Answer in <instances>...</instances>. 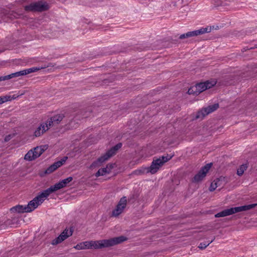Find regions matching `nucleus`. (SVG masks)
Returning <instances> with one entry per match:
<instances>
[{
	"instance_id": "1",
	"label": "nucleus",
	"mask_w": 257,
	"mask_h": 257,
	"mask_svg": "<svg viewBox=\"0 0 257 257\" xmlns=\"http://www.w3.org/2000/svg\"><path fill=\"white\" fill-rule=\"evenodd\" d=\"M126 239V238L124 236H120L108 239L86 241L77 244L74 246V248L77 250L99 249L112 246L121 243Z\"/></svg>"
},
{
	"instance_id": "2",
	"label": "nucleus",
	"mask_w": 257,
	"mask_h": 257,
	"mask_svg": "<svg viewBox=\"0 0 257 257\" xmlns=\"http://www.w3.org/2000/svg\"><path fill=\"white\" fill-rule=\"evenodd\" d=\"M122 146L121 143H119L112 147L104 155L99 158L96 161L92 163L90 166V169H93L100 167L104 162L107 161L109 158L113 156L116 151Z\"/></svg>"
},
{
	"instance_id": "3",
	"label": "nucleus",
	"mask_w": 257,
	"mask_h": 257,
	"mask_svg": "<svg viewBox=\"0 0 257 257\" xmlns=\"http://www.w3.org/2000/svg\"><path fill=\"white\" fill-rule=\"evenodd\" d=\"M49 196V195L46 192V190L43 191L38 196L35 197L32 200L29 202L28 204L26 206L27 212H31L39 205H40Z\"/></svg>"
},
{
	"instance_id": "4",
	"label": "nucleus",
	"mask_w": 257,
	"mask_h": 257,
	"mask_svg": "<svg viewBox=\"0 0 257 257\" xmlns=\"http://www.w3.org/2000/svg\"><path fill=\"white\" fill-rule=\"evenodd\" d=\"M216 84V81L215 79H211L204 82H201L189 88L188 92L189 94L194 93L197 94L207 89L211 88Z\"/></svg>"
},
{
	"instance_id": "5",
	"label": "nucleus",
	"mask_w": 257,
	"mask_h": 257,
	"mask_svg": "<svg viewBox=\"0 0 257 257\" xmlns=\"http://www.w3.org/2000/svg\"><path fill=\"white\" fill-rule=\"evenodd\" d=\"M256 205V204H252L247 205H244L239 207H232L229 209H225L215 215V217H222L227 216L235 213L250 210L254 208Z\"/></svg>"
},
{
	"instance_id": "6",
	"label": "nucleus",
	"mask_w": 257,
	"mask_h": 257,
	"mask_svg": "<svg viewBox=\"0 0 257 257\" xmlns=\"http://www.w3.org/2000/svg\"><path fill=\"white\" fill-rule=\"evenodd\" d=\"M172 158V156H162L158 159L154 160L149 168L150 173L155 174L164 165Z\"/></svg>"
},
{
	"instance_id": "7",
	"label": "nucleus",
	"mask_w": 257,
	"mask_h": 257,
	"mask_svg": "<svg viewBox=\"0 0 257 257\" xmlns=\"http://www.w3.org/2000/svg\"><path fill=\"white\" fill-rule=\"evenodd\" d=\"M46 145H43L35 147L30 150L25 156V160L28 161H33L41 156L43 153L47 149Z\"/></svg>"
},
{
	"instance_id": "8",
	"label": "nucleus",
	"mask_w": 257,
	"mask_h": 257,
	"mask_svg": "<svg viewBox=\"0 0 257 257\" xmlns=\"http://www.w3.org/2000/svg\"><path fill=\"white\" fill-rule=\"evenodd\" d=\"M49 8L48 4L42 1L32 3L24 7L25 11L28 12H43Z\"/></svg>"
},
{
	"instance_id": "9",
	"label": "nucleus",
	"mask_w": 257,
	"mask_h": 257,
	"mask_svg": "<svg viewBox=\"0 0 257 257\" xmlns=\"http://www.w3.org/2000/svg\"><path fill=\"white\" fill-rule=\"evenodd\" d=\"M73 178L72 177H69L66 179H64L60 181H59L58 183L55 184L53 186H51L50 188L45 190L46 192L49 195L50 194L53 192L57 191L59 189L64 188L67 186V185L70 183Z\"/></svg>"
},
{
	"instance_id": "10",
	"label": "nucleus",
	"mask_w": 257,
	"mask_h": 257,
	"mask_svg": "<svg viewBox=\"0 0 257 257\" xmlns=\"http://www.w3.org/2000/svg\"><path fill=\"white\" fill-rule=\"evenodd\" d=\"M73 178L72 177H69L66 179H64L60 181H59L58 183L55 184L53 186H51L50 188L45 190L46 192L49 195L50 194L53 192L57 191L59 189L64 188L67 186V185L70 183Z\"/></svg>"
},
{
	"instance_id": "11",
	"label": "nucleus",
	"mask_w": 257,
	"mask_h": 257,
	"mask_svg": "<svg viewBox=\"0 0 257 257\" xmlns=\"http://www.w3.org/2000/svg\"><path fill=\"white\" fill-rule=\"evenodd\" d=\"M127 204L126 197H122L119 201L115 208L112 211V215L113 216H118L122 213Z\"/></svg>"
},
{
	"instance_id": "12",
	"label": "nucleus",
	"mask_w": 257,
	"mask_h": 257,
	"mask_svg": "<svg viewBox=\"0 0 257 257\" xmlns=\"http://www.w3.org/2000/svg\"><path fill=\"white\" fill-rule=\"evenodd\" d=\"M212 164H208L202 167L199 172L194 176L193 182H199L201 181L206 176L211 167Z\"/></svg>"
},
{
	"instance_id": "13",
	"label": "nucleus",
	"mask_w": 257,
	"mask_h": 257,
	"mask_svg": "<svg viewBox=\"0 0 257 257\" xmlns=\"http://www.w3.org/2000/svg\"><path fill=\"white\" fill-rule=\"evenodd\" d=\"M218 108V104H214L212 105L208 106L207 107L203 108L198 112L196 118L202 119L204 116L213 112Z\"/></svg>"
},
{
	"instance_id": "14",
	"label": "nucleus",
	"mask_w": 257,
	"mask_h": 257,
	"mask_svg": "<svg viewBox=\"0 0 257 257\" xmlns=\"http://www.w3.org/2000/svg\"><path fill=\"white\" fill-rule=\"evenodd\" d=\"M72 234V231L71 229H66L60 234L59 236L52 241L51 244L52 245L58 244L67 239L68 237L71 236Z\"/></svg>"
},
{
	"instance_id": "15",
	"label": "nucleus",
	"mask_w": 257,
	"mask_h": 257,
	"mask_svg": "<svg viewBox=\"0 0 257 257\" xmlns=\"http://www.w3.org/2000/svg\"><path fill=\"white\" fill-rule=\"evenodd\" d=\"M211 30L212 29L211 27L207 26L206 27H202L198 30L188 32L190 36V38H191L202 35L206 33H210L211 31Z\"/></svg>"
},
{
	"instance_id": "16",
	"label": "nucleus",
	"mask_w": 257,
	"mask_h": 257,
	"mask_svg": "<svg viewBox=\"0 0 257 257\" xmlns=\"http://www.w3.org/2000/svg\"><path fill=\"white\" fill-rule=\"evenodd\" d=\"M50 122L48 121L42 122L41 124L35 130L34 134V136L36 137H39L46 132L50 127Z\"/></svg>"
},
{
	"instance_id": "17",
	"label": "nucleus",
	"mask_w": 257,
	"mask_h": 257,
	"mask_svg": "<svg viewBox=\"0 0 257 257\" xmlns=\"http://www.w3.org/2000/svg\"><path fill=\"white\" fill-rule=\"evenodd\" d=\"M67 157H64L61 160L55 162L50 166L46 170V173H51L56 170L57 168L61 167L67 160Z\"/></svg>"
},
{
	"instance_id": "18",
	"label": "nucleus",
	"mask_w": 257,
	"mask_h": 257,
	"mask_svg": "<svg viewBox=\"0 0 257 257\" xmlns=\"http://www.w3.org/2000/svg\"><path fill=\"white\" fill-rule=\"evenodd\" d=\"M67 157H64L61 160L55 162L50 166L46 170V173H51L56 170L57 168L61 167L67 160Z\"/></svg>"
},
{
	"instance_id": "19",
	"label": "nucleus",
	"mask_w": 257,
	"mask_h": 257,
	"mask_svg": "<svg viewBox=\"0 0 257 257\" xmlns=\"http://www.w3.org/2000/svg\"><path fill=\"white\" fill-rule=\"evenodd\" d=\"M114 165V164H107L105 167L99 169L96 173L95 176L96 177H98L109 174L111 172V169L113 168Z\"/></svg>"
},
{
	"instance_id": "20",
	"label": "nucleus",
	"mask_w": 257,
	"mask_h": 257,
	"mask_svg": "<svg viewBox=\"0 0 257 257\" xmlns=\"http://www.w3.org/2000/svg\"><path fill=\"white\" fill-rule=\"evenodd\" d=\"M63 118V116L61 114H58L54 116L47 120L50 122V126L52 125L54 123H58Z\"/></svg>"
},
{
	"instance_id": "21",
	"label": "nucleus",
	"mask_w": 257,
	"mask_h": 257,
	"mask_svg": "<svg viewBox=\"0 0 257 257\" xmlns=\"http://www.w3.org/2000/svg\"><path fill=\"white\" fill-rule=\"evenodd\" d=\"M26 206H23V205H17L16 206L11 209V210L12 212H17L18 213H24V212H27L26 209Z\"/></svg>"
},
{
	"instance_id": "22",
	"label": "nucleus",
	"mask_w": 257,
	"mask_h": 257,
	"mask_svg": "<svg viewBox=\"0 0 257 257\" xmlns=\"http://www.w3.org/2000/svg\"><path fill=\"white\" fill-rule=\"evenodd\" d=\"M220 185L221 181L220 180V179H216L211 183L209 190L210 191H213Z\"/></svg>"
},
{
	"instance_id": "23",
	"label": "nucleus",
	"mask_w": 257,
	"mask_h": 257,
	"mask_svg": "<svg viewBox=\"0 0 257 257\" xmlns=\"http://www.w3.org/2000/svg\"><path fill=\"white\" fill-rule=\"evenodd\" d=\"M135 173L138 175L150 173L149 168L143 167L135 171Z\"/></svg>"
},
{
	"instance_id": "24",
	"label": "nucleus",
	"mask_w": 257,
	"mask_h": 257,
	"mask_svg": "<svg viewBox=\"0 0 257 257\" xmlns=\"http://www.w3.org/2000/svg\"><path fill=\"white\" fill-rule=\"evenodd\" d=\"M178 39L181 40L183 42H187L190 39V38L188 32H187L179 35Z\"/></svg>"
},
{
	"instance_id": "25",
	"label": "nucleus",
	"mask_w": 257,
	"mask_h": 257,
	"mask_svg": "<svg viewBox=\"0 0 257 257\" xmlns=\"http://www.w3.org/2000/svg\"><path fill=\"white\" fill-rule=\"evenodd\" d=\"M16 77H17L16 72L10 74L8 75L1 76L2 81L9 80Z\"/></svg>"
},
{
	"instance_id": "26",
	"label": "nucleus",
	"mask_w": 257,
	"mask_h": 257,
	"mask_svg": "<svg viewBox=\"0 0 257 257\" xmlns=\"http://www.w3.org/2000/svg\"><path fill=\"white\" fill-rule=\"evenodd\" d=\"M247 168L246 164H243L241 165L237 170V174L239 176H241L244 172L246 170Z\"/></svg>"
},
{
	"instance_id": "27",
	"label": "nucleus",
	"mask_w": 257,
	"mask_h": 257,
	"mask_svg": "<svg viewBox=\"0 0 257 257\" xmlns=\"http://www.w3.org/2000/svg\"><path fill=\"white\" fill-rule=\"evenodd\" d=\"M45 68V67H32V68H30L29 69H26V71L27 72V74H30L31 73H33V72L38 71H39L41 69H44Z\"/></svg>"
},
{
	"instance_id": "28",
	"label": "nucleus",
	"mask_w": 257,
	"mask_h": 257,
	"mask_svg": "<svg viewBox=\"0 0 257 257\" xmlns=\"http://www.w3.org/2000/svg\"><path fill=\"white\" fill-rule=\"evenodd\" d=\"M12 100L11 96H3L0 97V104H2L6 102L10 101Z\"/></svg>"
},
{
	"instance_id": "29",
	"label": "nucleus",
	"mask_w": 257,
	"mask_h": 257,
	"mask_svg": "<svg viewBox=\"0 0 257 257\" xmlns=\"http://www.w3.org/2000/svg\"><path fill=\"white\" fill-rule=\"evenodd\" d=\"M16 73L17 77L27 75V72L26 71V69H24V70H21V71H20L18 72H16Z\"/></svg>"
},
{
	"instance_id": "30",
	"label": "nucleus",
	"mask_w": 257,
	"mask_h": 257,
	"mask_svg": "<svg viewBox=\"0 0 257 257\" xmlns=\"http://www.w3.org/2000/svg\"><path fill=\"white\" fill-rule=\"evenodd\" d=\"M211 242H205V243H201L199 245V248H201V249H204L206 247H207L208 245H209V244Z\"/></svg>"
},
{
	"instance_id": "31",
	"label": "nucleus",
	"mask_w": 257,
	"mask_h": 257,
	"mask_svg": "<svg viewBox=\"0 0 257 257\" xmlns=\"http://www.w3.org/2000/svg\"><path fill=\"white\" fill-rule=\"evenodd\" d=\"M12 137H13V136L12 135H8V136L6 137V138L5 139V141L6 142H8L9 140H10L12 139Z\"/></svg>"
},
{
	"instance_id": "32",
	"label": "nucleus",
	"mask_w": 257,
	"mask_h": 257,
	"mask_svg": "<svg viewBox=\"0 0 257 257\" xmlns=\"http://www.w3.org/2000/svg\"><path fill=\"white\" fill-rule=\"evenodd\" d=\"M153 154V153H151V154H150L149 155L146 156V157L151 156H152Z\"/></svg>"
}]
</instances>
